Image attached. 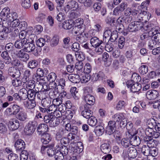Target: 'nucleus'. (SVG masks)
Segmentation results:
<instances>
[{
    "instance_id": "obj_1",
    "label": "nucleus",
    "mask_w": 160,
    "mask_h": 160,
    "mask_svg": "<svg viewBox=\"0 0 160 160\" xmlns=\"http://www.w3.org/2000/svg\"><path fill=\"white\" fill-rule=\"evenodd\" d=\"M20 23V21L17 18L10 22H6L3 24H0V39H6L8 37V34L11 32L14 28L18 27Z\"/></svg>"
},
{
    "instance_id": "obj_2",
    "label": "nucleus",
    "mask_w": 160,
    "mask_h": 160,
    "mask_svg": "<svg viewBox=\"0 0 160 160\" xmlns=\"http://www.w3.org/2000/svg\"><path fill=\"white\" fill-rule=\"evenodd\" d=\"M56 149L57 152L56 153V156H58L57 158L61 157L62 159L64 158V156H66L68 153V149L67 147L61 143L57 144L56 146Z\"/></svg>"
},
{
    "instance_id": "obj_3",
    "label": "nucleus",
    "mask_w": 160,
    "mask_h": 160,
    "mask_svg": "<svg viewBox=\"0 0 160 160\" xmlns=\"http://www.w3.org/2000/svg\"><path fill=\"white\" fill-rule=\"evenodd\" d=\"M116 123L115 121H109L108 126L106 128V132L109 135H111L114 133V137L116 136V138H120V136L116 135L117 132H118L117 131H116Z\"/></svg>"
},
{
    "instance_id": "obj_4",
    "label": "nucleus",
    "mask_w": 160,
    "mask_h": 160,
    "mask_svg": "<svg viewBox=\"0 0 160 160\" xmlns=\"http://www.w3.org/2000/svg\"><path fill=\"white\" fill-rule=\"evenodd\" d=\"M153 129L147 128L145 130V133L147 136L149 137L150 139L148 140H146V141H147V144L149 143L150 142H152V139L153 138H158L160 136V133L158 131L156 132L153 130Z\"/></svg>"
},
{
    "instance_id": "obj_5",
    "label": "nucleus",
    "mask_w": 160,
    "mask_h": 160,
    "mask_svg": "<svg viewBox=\"0 0 160 160\" xmlns=\"http://www.w3.org/2000/svg\"><path fill=\"white\" fill-rule=\"evenodd\" d=\"M37 125V122L35 121L29 122L24 128V131L26 134L27 135L32 134L35 131Z\"/></svg>"
},
{
    "instance_id": "obj_6",
    "label": "nucleus",
    "mask_w": 160,
    "mask_h": 160,
    "mask_svg": "<svg viewBox=\"0 0 160 160\" xmlns=\"http://www.w3.org/2000/svg\"><path fill=\"white\" fill-rule=\"evenodd\" d=\"M127 7L126 3H121L114 9L112 12L113 15L117 17H121L123 14V12Z\"/></svg>"
},
{
    "instance_id": "obj_7",
    "label": "nucleus",
    "mask_w": 160,
    "mask_h": 160,
    "mask_svg": "<svg viewBox=\"0 0 160 160\" xmlns=\"http://www.w3.org/2000/svg\"><path fill=\"white\" fill-rule=\"evenodd\" d=\"M88 91L87 89L84 91V99L86 104L84 105H88V107H91V106L93 105L95 102V99L94 96L88 93Z\"/></svg>"
},
{
    "instance_id": "obj_8",
    "label": "nucleus",
    "mask_w": 160,
    "mask_h": 160,
    "mask_svg": "<svg viewBox=\"0 0 160 160\" xmlns=\"http://www.w3.org/2000/svg\"><path fill=\"white\" fill-rule=\"evenodd\" d=\"M132 81H128L126 83L128 88H130L131 91L133 92H138L141 88V85L137 82H133Z\"/></svg>"
},
{
    "instance_id": "obj_9",
    "label": "nucleus",
    "mask_w": 160,
    "mask_h": 160,
    "mask_svg": "<svg viewBox=\"0 0 160 160\" xmlns=\"http://www.w3.org/2000/svg\"><path fill=\"white\" fill-rule=\"evenodd\" d=\"M14 146L17 153H20V152L26 151L24 150L26 147L25 142L21 139H18L16 141L14 144Z\"/></svg>"
},
{
    "instance_id": "obj_10",
    "label": "nucleus",
    "mask_w": 160,
    "mask_h": 160,
    "mask_svg": "<svg viewBox=\"0 0 160 160\" xmlns=\"http://www.w3.org/2000/svg\"><path fill=\"white\" fill-rule=\"evenodd\" d=\"M8 75L14 78H18L21 75L19 70L16 68L12 67L9 68L8 70Z\"/></svg>"
},
{
    "instance_id": "obj_11",
    "label": "nucleus",
    "mask_w": 160,
    "mask_h": 160,
    "mask_svg": "<svg viewBox=\"0 0 160 160\" xmlns=\"http://www.w3.org/2000/svg\"><path fill=\"white\" fill-rule=\"evenodd\" d=\"M78 8V3L76 1L72 0L68 2L66 6L64 7V10L67 13L70 10L72 9L74 11L76 10Z\"/></svg>"
},
{
    "instance_id": "obj_12",
    "label": "nucleus",
    "mask_w": 160,
    "mask_h": 160,
    "mask_svg": "<svg viewBox=\"0 0 160 160\" xmlns=\"http://www.w3.org/2000/svg\"><path fill=\"white\" fill-rule=\"evenodd\" d=\"M50 103L51 101L49 100V98L42 101V107H39L40 111L42 113H46V112L47 111V109L49 106Z\"/></svg>"
},
{
    "instance_id": "obj_13",
    "label": "nucleus",
    "mask_w": 160,
    "mask_h": 160,
    "mask_svg": "<svg viewBox=\"0 0 160 160\" xmlns=\"http://www.w3.org/2000/svg\"><path fill=\"white\" fill-rule=\"evenodd\" d=\"M9 127L12 131L18 129L20 125L19 121L16 118H13L10 120L8 123Z\"/></svg>"
},
{
    "instance_id": "obj_14",
    "label": "nucleus",
    "mask_w": 160,
    "mask_h": 160,
    "mask_svg": "<svg viewBox=\"0 0 160 160\" xmlns=\"http://www.w3.org/2000/svg\"><path fill=\"white\" fill-rule=\"evenodd\" d=\"M91 107H88V105L84 106V109L82 112V116L87 119H88L92 116V112L90 109Z\"/></svg>"
},
{
    "instance_id": "obj_15",
    "label": "nucleus",
    "mask_w": 160,
    "mask_h": 160,
    "mask_svg": "<svg viewBox=\"0 0 160 160\" xmlns=\"http://www.w3.org/2000/svg\"><path fill=\"white\" fill-rule=\"evenodd\" d=\"M16 55L18 57L21 58L24 62L27 61L29 58L28 54L22 50L16 52Z\"/></svg>"
},
{
    "instance_id": "obj_16",
    "label": "nucleus",
    "mask_w": 160,
    "mask_h": 160,
    "mask_svg": "<svg viewBox=\"0 0 160 160\" xmlns=\"http://www.w3.org/2000/svg\"><path fill=\"white\" fill-rule=\"evenodd\" d=\"M32 27L28 28L26 29L25 30L21 31L19 33V36L20 39H27L26 37L27 36H28L32 33Z\"/></svg>"
},
{
    "instance_id": "obj_17",
    "label": "nucleus",
    "mask_w": 160,
    "mask_h": 160,
    "mask_svg": "<svg viewBox=\"0 0 160 160\" xmlns=\"http://www.w3.org/2000/svg\"><path fill=\"white\" fill-rule=\"evenodd\" d=\"M148 128L155 129L156 131H160V124L158 122H156L154 119H152L148 122Z\"/></svg>"
},
{
    "instance_id": "obj_18",
    "label": "nucleus",
    "mask_w": 160,
    "mask_h": 160,
    "mask_svg": "<svg viewBox=\"0 0 160 160\" xmlns=\"http://www.w3.org/2000/svg\"><path fill=\"white\" fill-rule=\"evenodd\" d=\"M158 95V92L155 90H152L148 91L146 94L147 98L149 100H154L156 98Z\"/></svg>"
},
{
    "instance_id": "obj_19",
    "label": "nucleus",
    "mask_w": 160,
    "mask_h": 160,
    "mask_svg": "<svg viewBox=\"0 0 160 160\" xmlns=\"http://www.w3.org/2000/svg\"><path fill=\"white\" fill-rule=\"evenodd\" d=\"M48 125L45 123H41L39 124L37 128V131L38 134L42 135L45 132L48 131Z\"/></svg>"
},
{
    "instance_id": "obj_20",
    "label": "nucleus",
    "mask_w": 160,
    "mask_h": 160,
    "mask_svg": "<svg viewBox=\"0 0 160 160\" xmlns=\"http://www.w3.org/2000/svg\"><path fill=\"white\" fill-rule=\"evenodd\" d=\"M115 24L116 28L118 30L119 33L123 32L124 30V27L122 24V18L121 17H118Z\"/></svg>"
},
{
    "instance_id": "obj_21",
    "label": "nucleus",
    "mask_w": 160,
    "mask_h": 160,
    "mask_svg": "<svg viewBox=\"0 0 160 160\" xmlns=\"http://www.w3.org/2000/svg\"><path fill=\"white\" fill-rule=\"evenodd\" d=\"M85 30V27L83 25H79L77 24L72 30V32L75 34H82L84 33Z\"/></svg>"
},
{
    "instance_id": "obj_22",
    "label": "nucleus",
    "mask_w": 160,
    "mask_h": 160,
    "mask_svg": "<svg viewBox=\"0 0 160 160\" xmlns=\"http://www.w3.org/2000/svg\"><path fill=\"white\" fill-rule=\"evenodd\" d=\"M130 137H129L130 141L131 144L134 146H138L141 143V141L139 137L135 135L130 134Z\"/></svg>"
},
{
    "instance_id": "obj_23",
    "label": "nucleus",
    "mask_w": 160,
    "mask_h": 160,
    "mask_svg": "<svg viewBox=\"0 0 160 160\" xmlns=\"http://www.w3.org/2000/svg\"><path fill=\"white\" fill-rule=\"evenodd\" d=\"M35 48V46L33 43L27 42L24 46V51L30 52L34 51Z\"/></svg>"
},
{
    "instance_id": "obj_24",
    "label": "nucleus",
    "mask_w": 160,
    "mask_h": 160,
    "mask_svg": "<svg viewBox=\"0 0 160 160\" xmlns=\"http://www.w3.org/2000/svg\"><path fill=\"white\" fill-rule=\"evenodd\" d=\"M16 119L21 121H25L27 119V113L24 111H20L16 115Z\"/></svg>"
},
{
    "instance_id": "obj_25",
    "label": "nucleus",
    "mask_w": 160,
    "mask_h": 160,
    "mask_svg": "<svg viewBox=\"0 0 160 160\" xmlns=\"http://www.w3.org/2000/svg\"><path fill=\"white\" fill-rule=\"evenodd\" d=\"M151 16V14L149 12L143 11L140 12L138 15L139 18H142V20L147 21L148 20Z\"/></svg>"
},
{
    "instance_id": "obj_26",
    "label": "nucleus",
    "mask_w": 160,
    "mask_h": 160,
    "mask_svg": "<svg viewBox=\"0 0 160 160\" xmlns=\"http://www.w3.org/2000/svg\"><path fill=\"white\" fill-rule=\"evenodd\" d=\"M20 101L25 100L28 97V92L25 88L21 89L19 92Z\"/></svg>"
},
{
    "instance_id": "obj_27",
    "label": "nucleus",
    "mask_w": 160,
    "mask_h": 160,
    "mask_svg": "<svg viewBox=\"0 0 160 160\" xmlns=\"http://www.w3.org/2000/svg\"><path fill=\"white\" fill-rule=\"evenodd\" d=\"M27 39H18L16 40L14 43V46L17 48L21 49L22 48H24V46L27 42Z\"/></svg>"
},
{
    "instance_id": "obj_28",
    "label": "nucleus",
    "mask_w": 160,
    "mask_h": 160,
    "mask_svg": "<svg viewBox=\"0 0 160 160\" xmlns=\"http://www.w3.org/2000/svg\"><path fill=\"white\" fill-rule=\"evenodd\" d=\"M128 155L129 158H135L137 155V150L134 147H130L128 150Z\"/></svg>"
},
{
    "instance_id": "obj_29",
    "label": "nucleus",
    "mask_w": 160,
    "mask_h": 160,
    "mask_svg": "<svg viewBox=\"0 0 160 160\" xmlns=\"http://www.w3.org/2000/svg\"><path fill=\"white\" fill-rule=\"evenodd\" d=\"M100 149L103 153L107 154L110 151L111 148L109 144L104 143L101 145Z\"/></svg>"
},
{
    "instance_id": "obj_30",
    "label": "nucleus",
    "mask_w": 160,
    "mask_h": 160,
    "mask_svg": "<svg viewBox=\"0 0 160 160\" xmlns=\"http://www.w3.org/2000/svg\"><path fill=\"white\" fill-rule=\"evenodd\" d=\"M90 43L92 47H96L99 46L102 43V40L100 41L98 37H93L90 39Z\"/></svg>"
},
{
    "instance_id": "obj_31",
    "label": "nucleus",
    "mask_w": 160,
    "mask_h": 160,
    "mask_svg": "<svg viewBox=\"0 0 160 160\" xmlns=\"http://www.w3.org/2000/svg\"><path fill=\"white\" fill-rule=\"evenodd\" d=\"M25 107L28 109H32L36 106V102L35 100H29L24 102Z\"/></svg>"
},
{
    "instance_id": "obj_32",
    "label": "nucleus",
    "mask_w": 160,
    "mask_h": 160,
    "mask_svg": "<svg viewBox=\"0 0 160 160\" xmlns=\"http://www.w3.org/2000/svg\"><path fill=\"white\" fill-rule=\"evenodd\" d=\"M68 78L73 83H77L80 81V77L78 74H70L68 76Z\"/></svg>"
},
{
    "instance_id": "obj_33",
    "label": "nucleus",
    "mask_w": 160,
    "mask_h": 160,
    "mask_svg": "<svg viewBox=\"0 0 160 160\" xmlns=\"http://www.w3.org/2000/svg\"><path fill=\"white\" fill-rule=\"evenodd\" d=\"M48 93L43 91L37 93V97L38 98L42 101L48 98Z\"/></svg>"
},
{
    "instance_id": "obj_34",
    "label": "nucleus",
    "mask_w": 160,
    "mask_h": 160,
    "mask_svg": "<svg viewBox=\"0 0 160 160\" xmlns=\"http://www.w3.org/2000/svg\"><path fill=\"white\" fill-rule=\"evenodd\" d=\"M158 30H155L154 32H156V33L151 31L152 34H153L151 36L152 38L154 40L157 44H160V33H157Z\"/></svg>"
},
{
    "instance_id": "obj_35",
    "label": "nucleus",
    "mask_w": 160,
    "mask_h": 160,
    "mask_svg": "<svg viewBox=\"0 0 160 160\" xmlns=\"http://www.w3.org/2000/svg\"><path fill=\"white\" fill-rule=\"evenodd\" d=\"M18 17V15L15 12H12L8 13L7 12L6 18L8 20V22H10L13 20L17 19Z\"/></svg>"
},
{
    "instance_id": "obj_36",
    "label": "nucleus",
    "mask_w": 160,
    "mask_h": 160,
    "mask_svg": "<svg viewBox=\"0 0 160 160\" xmlns=\"http://www.w3.org/2000/svg\"><path fill=\"white\" fill-rule=\"evenodd\" d=\"M57 107L54 104H53L49 106L48 108L47 109V111L46 112V113H47L49 114H55V113H57Z\"/></svg>"
},
{
    "instance_id": "obj_37",
    "label": "nucleus",
    "mask_w": 160,
    "mask_h": 160,
    "mask_svg": "<svg viewBox=\"0 0 160 160\" xmlns=\"http://www.w3.org/2000/svg\"><path fill=\"white\" fill-rule=\"evenodd\" d=\"M59 41V36L57 35L54 36L51 39L50 45L51 47L56 46L58 44Z\"/></svg>"
},
{
    "instance_id": "obj_38",
    "label": "nucleus",
    "mask_w": 160,
    "mask_h": 160,
    "mask_svg": "<svg viewBox=\"0 0 160 160\" xmlns=\"http://www.w3.org/2000/svg\"><path fill=\"white\" fill-rule=\"evenodd\" d=\"M55 115L48 114V115H45L43 118V120L46 123L48 124L49 125L51 123V121L52 120Z\"/></svg>"
},
{
    "instance_id": "obj_39",
    "label": "nucleus",
    "mask_w": 160,
    "mask_h": 160,
    "mask_svg": "<svg viewBox=\"0 0 160 160\" xmlns=\"http://www.w3.org/2000/svg\"><path fill=\"white\" fill-rule=\"evenodd\" d=\"M62 27L65 29H70L73 27L72 22L71 21L66 20L62 23Z\"/></svg>"
},
{
    "instance_id": "obj_40",
    "label": "nucleus",
    "mask_w": 160,
    "mask_h": 160,
    "mask_svg": "<svg viewBox=\"0 0 160 160\" xmlns=\"http://www.w3.org/2000/svg\"><path fill=\"white\" fill-rule=\"evenodd\" d=\"M124 114L122 113L119 114H116L113 116L114 120L116 122H119L120 120L125 119Z\"/></svg>"
},
{
    "instance_id": "obj_41",
    "label": "nucleus",
    "mask_w": 160,
    "mask_h": 160,
    "mask_svg": "<svg viewBox=\"0 0 160 160\" xmlns=\"http://www.w3.org/2000/svg\"><path fill=\"white\" fill-rule=\"evenodd\" d=\"M95 132L98 136L102 135L104 132V128L101 125L97 126L95 129Z\"/></svg>"
},
{
    "instance_id": "obj_42",
    "label": "nucleus",
    "mask_w": 160,
    "mask_h": 160,
    "mask_svg": "<svg viewBox=\"0 0 160 160\" xmlns=\"http://www.w3.org/2000/svg\"><path fill=\"white\" fill-rule=\"evenodd\" d=\"M28 99L29 100H35V98L37 92L34 90H30L28 91Z\"/></svg>"
},
{
    "instance_id": "obj_43",
    "label": "nucleus",
    "mask_w": 160,
    "mask_h": 160,
    "mask_svg": "<svg viewBox=\"0 0 160 160\" xmlns=\"http://www.w3.org/2000/svg\"><path fill=\"white\" fill-rule=\"evenodd\" d=\"M77 88L75 87H72L70 89V92L73 98L76 100L79 98V95L78 91L76 90Z\"/></svg>"
},
{
    "instance_id": "obj_44",
    "label": "nucleus",
    "mask_w": 160,
    "mask_h": 160,
    "mask_svg": "<svg viewBox=\"0 0 160 160\" xmlns=\"http://www.w3.org/2000/svg\"><path fill=\"white\" fill-rule=\"evenodd\" d=\"M86 38L87 37L88 34L84 33L82 34H78V36L76 37L77 40L79 42L82 43L85 42V39L84 38V36Z\"/></svg>"
},
{
    "instance_id": "obj_45",
    "label": "nucleus",
    "mask_w": 160,
    "mask_h": 160,
    "mask_svg": "<svg viewBox=\"0 0 160 160\" xmlns=\"http://www.w3.org/2000/svg\"><path fill=\"white\" fill-rule=\"evenodd\" d=\"M12 110V115H16L20 112L21 108L20 107L16 104H13L11 106Z\"/></svg>"
},
{
    "instance_id": "obj_46",
    "label": "nucleus",
    "mask_w": 160,
    "mask_h": 160,
    "mask_svg": "<svg viewBox=\"0 0 160 160\" xmlns=\"http://www.w3.org/2000/svg\"><path fill=\"white\" fill-rule=\"evenodd\" d=\"M148 48L151 50H152L153 48H155L156 45L158 44L151 37V38L148 40Z\"/></svg>"
},
{
    "instance_id": "obj_47",
    "label": "nucleus",
    "mask_w": 160,
    "mask_h": 160,
    "mask_svg": "<svg viewBox=\"0 0 160 160\" xmlns=\"http://www.w3.org/2000/svg\"><path fill=\"white\" fill-rule=\"evenodd\" d=\"M57 12L56 13L55 12H53L52 15L53 17H56V16L57 19L58 21L61 22L64 19V16L62 12H60L58 14H57Z\"/></svg>"
},
{
    "instance_id": "obj_48",
    "label": "nucleus",
    "mask_w": 160,
    "mask_h": 160,
    "mask_svg": "<svg viewBox=\"0 0 160 160\" xmlns=\"http://www.w3.org/2000/svg\"><path fill=\"white\" fill-rule=\"evenodd\" d=\"M148 67L146 65H142L139 68V72L142 75L146 74L148 71Z\"/></svg>"
},
{
    "instance_id": "obj_49",
    "label": "nucleus",
    "mask_w": 160,
    "mask_h": 160,
    "mask_svg": "<svg viewBox=\"0 0 160 160\" xmlns=\"http://www.w3.org/2000/svg\"><path fill=\"white\" fill-rule=\"evenodd\" d=\"M150 149L149 147L146 146H142L141 152L142 153L146 156H148L150 155Z\"/></svg>"
},
{
    "instance_id": "obj_50",
    "label": "nucleus",
    "mask_w": 160,
    "mask_h": 160,
    "mask_svg": "<svg viewBox=\"0 0 160 160\" xmlns=\"http://www.w3.org/2000/svg\"><path fill=\"white\" fill-rule=\"evenodd\" d=\"M88 123L92 126H95L97 123V120L95 117L92 116L90 118H88Z\"/></svg>"
},
{
    "instance_id": "obj_51",
    "label": "nucleus",
    "mask_w": 160,
    "mask_h": 160,
    "mask_svg": "<svg viewBox=\"0 0 160 160\" xmlns=\"http://www.w3.org/2000/svg\"><path fill=\"white\" fill-rule=\"evenodd\" d=\"M38 65V62L35 60L30 61L28 64V67L30 68L33 69Z\"/></svg>"
},
{
    "instance_id": "obj_52",
    "label": "nucleus",
    "mask_w": 160,
    "mask_h": 160,
    "mask_svg": "<svg viewBox=\"0 0 160 160\" xmlns=\"http://www.w3.org/2000/svg\"><path fill=\"white\" fill-rule=\"evenodd\" d=\"M121 143L122 145L125 148L128 147L131 144L130 139L127 138H123L122 139Z\"/></svg>"
},
{
    "instance_id": "obj_53",
    "label": "nucleus",
    "mask_w": 160,
    "mask_h": 160,
    "mask_svg": "<svg viewBox=\"0 0 160 160\" xmlns=\"http://www.w3.org/2000/svg\"><path fill=\"white\" fill-rule=\"evenodd\" d=\"M141 80V77L138 74L134 73L131 77V80L130 81H132L133 82H137L140 81Z\"/></svg>"
},
{
    "instance_id": "obj_54",
    "label": "nucleus",
    "mask_w": 160,
    "mask_h": 160,
    "mask_svg": "<svg viewBox=\"0 0 160 160\" xmlns=\"http://www.w3.org/2000/svg\"><path fill=\"white\" fill-rule=\"evenodd\" d=\"M92 70V67L91 64L89 63H87L84 66V71L87 74L90 73Z\"/></svg>"
},
{
    "instance_id": "obj_55",
    "label": "nucleus",
    "mask_w": 160,
    "mask_h": 160,
    "mask_svg": "<svg viewBox=\"0 0 160 160\" xmlns=\"http://www.w3.org/2000/svg\"><path fill=\"white\" fill-rule=\"evenodd\" d=\"M59 119L55 116L52 121H51L49 126L52 127H55L58 126L59 124Z\"/></svg>"
},
{
    "instance_id": "obj_56",
    "label": "nucleus",
    "mask_w": 160,
    "mask_h": 160,
    "mask_svg": "<svg viewBox=\"0 0 160 160\" xmlns=\"http://www.w3.org/2000/svg\"><path fill=\"white\" fill-rule=\"evenodd\" d=\"M75 55L79 61L82 62L85 58V55L84 53L81 52H76Z\"/></svg>"
},
{
    "instance_id": "obj_57",
    "label": "nucleus",
    "mask_w": 160,
    "mask_h": 160,
    "mask_svg": "<svg viewBox=\"0 0 160 160\" xmlns=\"http://www.w3.org/2000/svg\"><path fill=\"white\" fill-rule=\"evenodd\" d=\"M135 25H134V32L140 30L142 28V22L135 21L134 22Z\"/></svg>"
},
{
    "instance_id": "obj_58",
    "label": "nucleus",
    "mask_w": 160,
    "mask_h": 160,
    "mask_svg": "<svg viewBox=\"0 0 160 160\" xmlns=\"http://www.w3.org/2000/svg\"><path fill=\"white\" fill-rule=\"evenodd\" d=\"M47 152L48 155L49 156H52L54 155H55V158H57L58 156H56V149L53 148H49L47 150Z\"/></svg>"
},
{
    "instance_id": "obj_59",
    "label": "nucleus",
    "mask_w": 160,
    "mask_h": 160,
    "mask_svg": "<svg viewBox=\"0 0 160 160\" xmlns=\"http://www.w3.org/2000/svg\"><path fill=\"white\" fill-rule=\"evenodd\" d=\"M125 40L124 37L123 36H121L119 38L118 40V46L120 49H122L123 48L125 43Z\"/></svg>"
},
{
    "instance_id": "obj_60",
    "label": "nucleus",
    "mask_w": 160,
    "mask_h": 160,
    "mask_svg": "<svg viewBox=\"0 0 160 160\" xmlns=\"http://www.w3.org/2000/svg\"><path fill=\"white\" fill-rule=\"evenodd\" d=\"M57 78V76L54 72L50 73L48 75L47 78L49 82L55 81Z\"/></svg>"
},
{
    "instance_id": "obj_61",
    "label": "nucleus",
    "mask_w": 160,
    "mask_h": 160,
    "mask_svg": "<svg viewBox=\"0 0 160 160\" xmlns=\"http://www.w3.org/2000/svg\"><path fill=\"white\" fill-rule=\"evenodd\" d=\"M12 84L13 86L17 87L20 86L22 84L21 81L18 78H15L12 81Z\"/></svg>"
},
{
    "instance_id": "obj_62",
    "label": "nucleus",
    "mask_w": 160,
    "mask_h": 160,
    "mask_svg": "<svg viewBox=\"0 0 160 160\" xmlns=\"http://www.w3.org/2000/svg\"><path fill=\"white\" fill-rule=\"evenodd\" d=\"M20 160H27L28 155V152L26 151H23L22 152H20Z\"/></svg>"
},
{
    "instance_id": "obj_63",
    "label": "nucleus",
    "mask_w": 160,
    "mask_h": 160,
    "mask_svg": "<svg viewBox=\"0 0 160 160\" xmlns=\"http://www.w3.org/2000/svg\"><path fill=\"white\" fill-rule=\"evenodd\" d=\"M118 37V33L117 31H113L110 37V40L112 42H114Z\"/></svg>"
},
{
    "instance_id": "obj_64",
    "label": "nucleus",
    "mask_w": 160,
    "mask_h": 160,
    "mask_svg": "<svg viewBox=\"0 0 160 160\" xmlns=\"http://www.w3.org/2000/svg\"><path fill=\"white\" fill-rule=\"evenodd\" d=\"M22 6L24 8L28 9L31 6V3L30 0H23L21 3Z\"/></svg>"
}]
</instances>
